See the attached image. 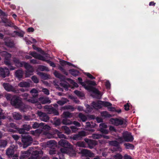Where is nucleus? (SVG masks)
Here are the masks:
<instances>
[{
    "label": "nucleus",
    "mask_w": 159,
    "mask_h": 159,
    "mask_svg": "<svg viewBox=\"0 0 159 159\" xmlns=\"http://www.w3.org/2000/svg\"><path fill=\"white\" fill-rule=\"evenodd\" d=\"M5 96L7 100H11V102L12 105L15 106L16 107L19 108L21 111L24 112L26 111L25 107L24 109L22 108V106H23V104L22 103L21 100L19 97L16 96L12 97L10 94H6Z\"/></svg>",
    "instance_id": "f257e3e1"
},
{
    "label": "nucleus",
    "mask_w": 159,
    "mask_h": 159,
    "mask_svg": "<svg viewBox=\"0 0 159 159\" xmlns=\"http://www.w3.org/2000/svg\"><path fill=\"white\" fill-rule=\"evenodd\" d=\"M16 66L18 67H21L24 66L26 69L25 73L26 77H28L32 74V73L34 71V68L29 64L25 62H21L18 59L16 58L14 60Z\"/></svg>",
    "instance_id": "f03ea898"
},
{
    "label": "nucleus",
    "mask_w": 159,
    "mask_h": 159,
    "mask_svg": "<svg viewBox=\"0 0 159 159\" xmlns=\"http://www.w3.org/2000/svg\"><path fill=\"white\" fill-rule=\"evenodd\" d=\"M116 139L119 143H121L124 141L132 142L134 140V138L131 133L125 131L123 134V138L118 136Z\"/></svg>",
    "instance_id": "7ed1b4c3"
},
{
    "label": "nucleus",
    "mask_w": 159,
    "mask_h": 159,
    "mask_svg": "<svg viewBox=\"0 0 159 159\" xmlns=\"http://www.w3.org/2000/svg\"><path fill=\"white\" fill-rule=\"evenodd\" d=\"M59 144L63 147L60 149L61 151L63 153H68V148H71V145L66 140H61L59 142Z\"/></svg>",
    "instance_id": "20e7f679"
},
{
    "label": "nucleus",
    "mask_w": 159,
    "mask_h": 159,
    "mask_svg": "<svg viewBox=\"0 0 159 159\" xmlns=\"http://www.w3.org/2000/svg\"><path fill=\"white\" fill-rule=\"evenodd\" d=\"M78 80L80 83L86 89L89 91H92L93 93L96 94H97L99 95H101L100 92L97 89H92V88L89 86H86L85 81L84 82H82V79L81 78L79 77L78 78Z\"/></svg>",
    "instance_id": "39448f33"
},
{
    "label": "nucleus",
    "mask_w": 159,
    "mask_h": 159,
    "mask_svg": "<svg viewBox=\"0 0 159 159\" xmlns=\"http://www.w3.org/2000/svg\"><path fill=\"white\" fill-rule=\"evenodd\" d=\"M0 54L2 56L4 57L6 59V61H5V63L6 65L8 66V68L10 70H14L15 69V67L11 66V64L10 63L9 61L7 60L9 58H11V55L5 51L3 52H0Z\"/></svg>",
    "instance_id": "423d86ee"
},
{
    "label": "nucleus",
    "mask_w": 159,
    "mask_h": 159,
    "mask_svg": "<svg viewBox=\"0 0 159 159\" xmlns=\"http://www.w3.org/2000/svg\"><path fill=\"white\" fill-rule=\"evenodd\" d=\"M110 122L111 124L117 126L123 124L125 125L126 121L124 119H111L110 120Z\"/></svg>",
    "instance_id": "0eeeda50"
},
{
    "label": "nucleus",
    "mask_w": 159,
    "mask_h": 159,
    "mask_svg": "<svg viewBox=\"0 0 159 159\" xmlns=\"http://www.w3.org/2000/svg\"><path fill=\"white\" fill-rule=\"evenodd\" d=\"M22 142L24 143L23 148H25L29 146L32 141V139L29 135L23 137L22 140Z\"/></svg>",
    "instance_id": "6e6552de"
},
{
    "label": "nucleus",
    "mask_w": 159,
    "mask_h": 159,
    "mask_svg": "<svg viewBox=\"0 0 159 159\" xmlns=\"http://www.w3.org/2000/svg\"><path fill=\"white\" fill-rule=\"evenodd\" d=\"M37 114L39 116L40 119L43 121L47 122L49 119V117L46 114L41 111H38Z\"/></svg>",
    "instance_id": "1a4fd4ad"
},
{
    "label": "nucleus",
    "mask_w": 159,
    "mask_h": 159,
    "mask_svg": "<svg viewBox=\"0 0 159 159\" xmlns=\"http://www.w3.org/2000/svg\"><path fill=\"white\" fill-rule=\"evenodd\" d=\"M9 72L8 69L6 68H0V75L3 77L4 78L9 75Z\"/></svg>",
    "instance_id": "9d476101"
},
{
    "label": "nucleus",
    "mask_w": 159,
    "mask_h": 159,
    "mask_svg": "<svg viewBox=\"0 0 159 159\" xmlns=\"http://www.w3.org/2000/svg\"><path fill=\"white\" fill-rule=\"evenodd\" d=\"M3 86L5 89L7 91H12L15 93L16 92L15 88L11 85L7 83H4Z\"/></svg>",
    "instance_id": "9b49d317"
},
{
    "label": "nucleus",
    "mask_w": 159,
    "mask_h": 159,
    "mask_svg": "<svg viewBox=\"0 0 159 159\" xmlns=\"http://www.w3.org/2000/svg\"><path fill=\"white\" fill-rule=\"evenodd\" d=\"M45 108L47 109V111L48 114H53L55 115H57L59 114L57 111L53 107H49L48 106H45Z\"/></svg>",
    "instance_id": "f8f14e48"
},
{
    "label": "nucleus",
    "mask_w": 159,
    "mask_h": 159,
    "mask_svg": "<svg viewBox=\"0 0 159 159\" xmlns=\"http://www.w3.org/2000/svg\"><path fill=\"white\" fill-rule=\"evenodd\" d=\"M30 54L33 57L38 59L39 60H42V61H45L46 60V59L45 58V55L44 56H41L39 55H38L35 52H30Z\"/></svg>",
    "instance_id": "ddd939ff"
},
{
    "label": "nucleus",
    "mask_w": 159,
    "mask_h": 159,
    "mask_svg": "<svg viewBox=\"0 0 159 159\" xmlns=\"http://www.w3.org/2000/svg\"><path fill=\"white\" fill-rule=\"evenodd\" d=\"M17 148V147L16 148L15 146L14 145H12L10 146L6 151V154L9 157H11L12 155L14 152V149Z\"/></svg>",
    "instance_id": "4468645a"
},
{
    "label": "nucleus",
    "mask_w": 159,
    "mask_h": 159,
    "mask_svg": "<svg viewBox=\"0 0 159 159\" xmlns=\"http://www.w3.org/2000/svg\"><path fill=\"white\" fill-rule=\"evenodd\" d=\"M109 144L112 146L115 147H117L116 149L113 150V151H118L121 152L122 151V149L120 147L118 146L119 143L116 141H110L109 142Z\"/></svg>",
    "instance_id": "2eb2a0df"
},
{
    "label": "nucleus",
    "mask_w": 159,
    "mask_h": 159,
    "mask_svg": "<svg viewBox=\"0 0 159 159\" xmlns=\"http://www.w3.org/2000/svg\"><path fill=\"white\" fill-rule=\"evenodd\" d=\"M97 104H99L98 106H97V108H101L103 106L108 107L112 105L109 102L101 101H99Z\"/></svg>",
    "instance_id": "dca6fc26"
},
{
    "label": "nucleus",
    "mask_w": 159,
    "mask_h": 159,
    "mask_svg": "<svg viewBox=\"0 0 159 159\" xmlns=\"http://www.w3.org/2000/svg\"><path fill=\"white\" fill-rule=\"evenodd\" d=\"M99 127L100 131L103 134H107L108 131L106 129L107 127V125L105 124L102 123L100 124Z\"/></svg>",
    "instance_id": "f3484780"
},
{
    "label": "nucleus",
    "mask_w": 159,
    "mask_h": 159,
    "mask_svg": "<svg viewBox=\"0 0 159 159\" xmlns=\"http://www.w3.org/2000/svg\"><path fill=\"white\" fill-rule=\"evenodd\" d=\"M85 132L84 131H82L79 133L78 135H75L73 137L74 140H76L80 139L81 137L84 136L86 135Z\"/></svg>",
    "instance_id": "a211bd4d"
},
{
    "label": "nucleus",
    "mask_w": 159,
    "mask_h": 159,
    "mask_svg": "<svg viewBox=\"0 0 159 159\" xmlns=\"http://www.w3.org/2000/svg\"><path fill=\"white\" fill-rule=\"evenodd\" d=\"M22 97H23L24 99L27 101L32 103H35L37 102V100L33 99H30L28 98V95L27 93H24L22 94Z\"/></svg>",
    "instance_id": "6ab92c4d"
},
{
    "label": "nucleus",
    "mask_w": 159,
    "mask_h": 159,
    "mask_svg": "<svg viewBox=\"0 0 159 159\" xmlns=\"http://www.w3.org/2000/svg\"><path fill=\"white\" fill-rule=\"evenodd\" d=\"M30 83L28 82L22 81L18 84V86L20 87H28L30 86Z\"/></svg>",
    "instance_id": "aec40b11"
},
{
    "label": "nucleus",
    "mask_w": 159,
    "mask_h": 159,
    "mask_svg": "<svg viewBox=\"0 0 159 159\" xmlns=\"http://www.w3.org/2000/svg\"><path fill=\"white\" fill-rule=\"evenodd\" d=\"M41 53H42V54L45 55V58L46 59V60H45V61H46L48 63H49L50 64V65L52 67H55V66L54 63L51 61H49L47 59L48 58H49V56L47 54H45L44 53V52H41Z\"/></svg>",
    "instance_id": "412c9836"
},
{
    "label": "nucleus",
    "mask_w": 159,
    "mask_h": 159,
    "mask_svg": "<svg viewBox=\"0 0 159 159\" xmlns=\"http://www.w3.org/2000/svg\"><path fill=\"white\" fill-rule=\"evenodd\" d=\"M39 100L42 104H45L47 103H50L51 102L50 100L48 98H43L40 97L39 98Z\"/></svg>",
    "instance_id": "4be33fe9"
},
{
    "label": "nucleus",
    "mask_w": 159,
    "mask_h": 159,
    "mask_svg": "<svg viewBox=\"0 0 159 159\" xmlns=\"http://www.w3.org/2000/svg\"><path fill=\"white\" fill-rule=\"evenodd\" d=\"M24 129L19 130V132L20 133H23L24 132V130H29L31 128V127L29 125H23Z\"/></svg>",
    "instance_id": "5701e85b"
},
{
    "label": "nucleus",
    "mask_w": 159,
    "mask_h": 159,
    "mask_svg": "<svg viewBox=\"0 0 159 159\" xmlns=\"http://www.w3.org/2000/svg\"><path fill=\"white\" fill-rule=\"evenodd\" d=\"M23 75V72L21 70H19L17 71L15 73L16 76L19 79L21 78Z\"/></svg>",
    "instance_id": "b1692460"
},
{
    "label": "nucleus",
    "mask_w": 159,
    "mask_h": 159,
    "mask_svg": "<svg viewBox=\"0 0 159 159\" xmlns=\"http://www.w3.org/2000/svg\"><path fill=\"white\" fill-rule=\"evenodd\" d=\"M68 101L66 98H63L61 100L57 101V103L60 105H63Z\"/></svg>",
    "instance_id": "393cba45"
},
{
    "label": "nucleus",
    "mask_w": 159,
    "mask_h": 159,
    "mask_svg": "<svg viewBox=\"0 0 159 159\" xmlns=\"http://www.w3.org/2000/svg\"><path fill=\"white\" fill-rule=\"evenodd\" d=\"M85 82L86 83V86H89L92 88V89H96L92 88L90 86V85H93L95 86L97 85L96 83L94 81H90L89 80H86L85 81Z\"/></svg>",
    "instance_id": "a878e982"
},
{
    "label": "nucleus",
    "mask_w": 159,
    "mask_h": 159,
    "mask_svg": "<svg viewBox=\"0 0 159 159\" xmlns=\"http://www.w3.org/2000/svg\"><path fill=\"white\" fill-rule=\"evenodd\" d=\"M38 74L39 75L41 78L44 80H46L49 78L50 76L48 75L44 74L42 72H39L38 73Z\"/></svg>",
    "instance_id": "bb28decb"
},
{
    "label": "nucleus",
    "mask_w": 159,
    "mask_h": 159,
    "mask_svg": "<svg viewBox=\"0 0 159 159\" xmlns=\"http://www.w3.org/2000/svg\"><path fill=\"white\" fill-rule=\"evenodd\" d=\"M30 152L29 151L24 152V153H22L20 157V159H24L25 158L28 157L29 155Z\"/></svg>",
    "instance_id": "cd10ccee"
},
{
    "label": "nucleus",
    "mask_w": 159,
    "mask_h": 159,
    "mask_svg": "<svg viewBox=\"0 0 159 159\" xmlns=\"http://www.w3.org/2000/svg\"><path fill=\"white\" fill-rule=\"evenodd\" d=\"M12 115L14 118L15 119L19 120L21 118V115L17 112H14L13 113Z\"/></svg>",
    "instance_id": "c85d7f7f"
},
{
    "label": "nucleus",
    "mask_w": 159,
    "mask_h": 159,
    "mask_svg": "<svg viewBox=\"0 0 159 159\" xmlns=\"http://www.w3.org/2000/svg\"><path fill=\"white\" fill-rule=\"evenodd\" d=\"M82 152L83 153L85 154L86 156L91 157L93 156V153H92L90 151L84 149L82 150Z\"/></svg>",
    "instance_id": "c756f323"
},
{
    "label": "nucleus",
    "mask_w": 159,
    "mask_h": 159,
    "mask_svg": "<svg viewBox=\"0 0 159 159\" xmlns=\"http://www.w3.org/2000/svg\"><path fill=\"white\" fill-rule=\"evenodd\" d=\"M30 92L34 98H35L38 96V91L35 89H33L30 91Z\"/></svg>",
    "instance_id": "7c9ffc66"
},
{
    "label": "nucleus",
    "mask_w": 159,
    "mask_h": 159,
    "mask_svg": "<svg viewBox=\"0 0 159 159\" xmlns=\"http://www.w3.org/2000/svg\"><path fill=\"white\" fill-rule=\"evenodd\" d=\"M74 93L79 97L82 98L84 97V93L80 91L75 90L74 91Z\"/></svg>",
    "instance_id": "2f4dec72"
},
{
    "label": "nucleus",
    "mask_w": 159,
    "mask_h": 159,
    "mask_svg": "<svg viewBox=\"0 0 159 159\" xmlns=\"http://www.w3.org/2000/svg\"><path fill=\"white\" fill-rule=\"evenodd\" d=\"M70 73L74 76H76L79 75V72L78 71L76 70H75L74 69H72L70 70Z\"/></svg>",
    "instance_id": "473e14b6"
},
{
    "label": "nucleus",
    "mask_w": 159,
    "mask_h": 159,
    "mask_svg": "<svg viewBox=\"0 0 159 159\" xmlns=\"http://www.w3.org/2000/svg\"><path fill=\"white\" fill-rule=\"evenodd\" d=\"M124 145L127 149H132L134 148L133 145L129 143H125Z\"/></svg>",
    "instance_id": "72a5a7b5"
},
{
    "label": "nucleus",
    "mask_w": 159,
    "mask_h": 159,
    "mask_svg": "<svg viewBox=\"0 0 159 159\" xmlns=\"http://www.w3.org/2000/svg\"><path fill=\"white\" fill-rule=\"evenodd\" d=\"M79 117L83 122L85 121L87 119V117L81 113L79 114Z\"/></svg>",
    "instance_id": "f704fd0d"
},
{
    "label": "nucleus",
    "mask_w": 159,
    "mask_h": 159,
    "mask_svg": "<svg viewBox=\"0 0 159 159\" xmlns=\"http://www.w3.org/2000/svg\"><path fill=\"white\" fill-rule=\"evenodd\" d=\"M44 125V123H41L40 124H39L37 122H35L33 125L32 127L34 129H36L39 127L40 126H43Z\"/></svg>",
    "instance_id": "c9c22d12"
},
{
    "label": "nucleus",
    "mask_w": 159,
    "mask_h": 159,
    "mask_svg": "<svg viewBox=\"0 0 159 159\" xmlns=\"http://www.w3.org/2000/svg\"><path fill=\"white\" fill-rule=\"evenodd\" d=\"M62 123L65 125H70L72 124V122L70 120L66 119H64L62 121Z\"/></svg>",
    "instance_id": "e433bc0d"
},
{
    "label": "nucleus",
    "mask_w": 159,
    "mask_h": 159,
    "mask_svg": "<svg viewBox=\"0 0 159 159\" xmlns=\"http://www.w3.org/2000/svg\"><path fill=\"white\" fill-rule=\"evenodd\" d=\"M38 69L42 71L44 70H48V68L42 65H40L39 66L38 68Z\"/></svg>",
    "instance_id": "4c0bfd02"
},
{
    "label": "nucleus",
    "mask_w": 159,
    "mask_h": 159,
    "mask_svg": "<svg viewBox=\"0 0 159 159\" xmlns=\"http://www.w3.org/2000/svg\"><path fill=\"white\" fill-rule=\"evenodd\" d=\"M60 84L66 90H68L69 85L67 83L65 82H64L63 83H61Z\"/></svg>",
    "instance_id": "58836bf2"
},
{
    "label": "nucleus",
    "mask_w": 159,
    "mask_h": 159,
    "mask_svg": "<svg viewBox=\"0 0 159 159\" xmlns=\"http://www.w3.org/2000/svg\"><path fill=\"white\" fill-rule=\"evenodd\" d=\"M53 74L57 78L60 79H62L63 78V76L57 71H55Z\"/></svg>",
    "instance_id": "ea45409f"
},
{
    "label": "nucleus",
    "mask_w": 159,
    "mask_h": 159,
    "mask_svg": "<svg viewBox=\"0 0 159 159\" xmlns=\"http://www.w3.org/2000/svg\"><path fill=\"white\" fill-rule=\"evenodd\" d=\"M63 115L65 117L67 118H71L73 116L72 114L68 112H64Z\"/></svg>",
    "instance_id": "a19ab883"
},
{
    "label": "nucleus",
    "mask_w": 159,
    "mask_h": 159,
    "mask_svg": "<svg viewBox=\"0 0 159 159\" xmlns=\"http://www.w3.org/2000/svg\"><path fill=\"white\" fill-rule=\"evenodd\" d=\"M7 144V142L6 141L4 140H1L0 141V146L1 147H5Z\"/></svg>",
    "instance_id": "79ce46f5"
},
{
    "label": "nucleus",
    "mask_w": 159,
    "mask_h": 159,
    "mask_svg": "<svg viewBox=\"0 0 159 159\" xmlns=\"http://www.w3.org/2000/svg\"><path fill=\"white\" fill-rule=\"evenodd\" d=\"M65 130V133L67 134H69L70 133V130L69 128L66 126H65L62 127Z\"/></svg>",
    "instance_id": "37998d69"
},
{
    "label": "nucleus",
    "mask_w": 159,
    "mask_h": 159,
    "mask_svg": "<svg viewBox=\"0 0 159 159\" xmlns=\"http://www.w3.org/2000/svg\"><path fill=\"white\" fill-rule=\"evenodd\" d=\"M102 137L101 134H94L92 135V137L94 139H98L101 138Z\"/></svg>",
    "instance_id": "c03bdc74"
},
{
    "label": "nucleus",
    "mask_w": 159,
    "mask_h": 159,
    "mask_svg": "<svg viewBox=\"0 0 159 159\" xmlns=\"http://www.w3.org/2000/svg\"><path fill=\"white\" fill-rule=\"evenodd\" d=\"M63 108L64 109H69L71 110L72 111H73L75 109L73 107L70 105L65 106Z\"/></svg>",
    "instance_id": "a18cd8bd"
},
{
    "label": "nucleus",
    "mask_w": 159,
    "mask_h": 159,
    "mask_svg": "<svg viewBox=\"0 0 159 159\" xmlns=\"http://www.w3.org/2000/svg\"><path fill=\"white\" fill-rule=\"evenodd\" d=\"M69 98L72 99L76 103H78L79 102V101L78 100H77L76 98H75L72 96L69 95Z\"/></svg>",
    "instance_id": "49530a36"
},
{
    "label": "nucleus",
    "mask_w": 159,
    "mask_h": 159,
    "mask_svg": "<svg viewBox=\"0 0 159 159\" xmlns=\"http://www.w3.org/2000/svg\"><path fill=\"white\" fill-rule=\"evenodd\" d=\"M48 145H51L53 146L54 145L56 144V142L54 140H51L48 141L47 143Z\"/></svg>",
    "instance_id": "de8ad7c7"
},
{
    "label": "nucleus",
    "mask_w": 159,
    "mask_h": 159,
    "mask_svg": "<svg viewBox=\"0 0 159 159\" xmlns=\"http://www.w3.org/2000/svg\"><path fill=\"white\" fill-rule=\"evenodd\" d=\"M31 79L35 83H37L39 82V81L38 79L35 76H33L31 78Z\"/></svg>",
    "instance_id": "09e8293b"
},
{
    "label": "nucleus",
    "mask_w": 159,
    "mask_h": 159,
    "mask_svg": "<svg viewBox=\"0 0 159 159\" xmlns=\"http://www.w3.org/2000/svg\"><path fill=\"white\" fill-rule=\"evenodd\" d=\"M99 101H97L96 102H93L92 103V106L95 109H98L100 108H97V106H98L99 104H97V103Z\"/></svg>",
    "instance_id": "8fccbe9b"
},
{
    "label": "nucleus",
    "mask_w": 159,
    "mask_h": 159,
    "mask_svg": "<svg viewBox=\"0 0 159 159\" xmlns=\"http://www.w3.org/2000/svg\"><path fill=\"white\" fill-rule=\"evenodd\" d=\"M42 91L46 94L49 95V90L47 89L43 88Z\"/></svg>",
    "instance_id": "3c124183"
},
{
    "label": "nucleus",
    "mask_w": 159,
    "mask_h": 159,
    "mask_svg": "<svg viewBox=\"0 0 159 159\" xmlns=\"http://www.w3.org/2000/svg\"><path fill=\"white\" fill-rule=\"evenodd\" d=\"M61 64L62 65H70L71 64L68 62L64 60H62L61 61Z\"/></svg>",
    "instance_id": "603ef678"
},
{
    "label": "nucleus",
    "mask_w": 159,
    "mask_h": 159,
    "mask_svg": "<svg viewBox=\"0 0 159 159\" xmlns=\"http://www.w3.org/2000/svg\"><path fill=\"white\" fill-rule=\"evenodd\" d=\"M101 115L102 116L104 117L108 116H109L107 112L106 111H103L101 113Z\"/></svg>",
    "instance_id": "864d4df0"
},
{
    "label": "nucleus",
    "mask_w": 159,
    "mask_h": 159,
    "mask_svg": "<svg viewBox=\"0 0 159 159\" xmlns=\"http://www.w3.org/2000/svg\"><path fill=\"white\" fill-rule=\"evenodd\" d=\"M115 157L116 159H122L123 157L120 154H118L115 156Z\"/></svg>",
    "instance_id": "5fc2aeb1"
},
{
    "label": "nucleus",
    "mask_w": 159,
    "mask_h": 159,
    "mask_svg": "<svg viewBox=\"0 0 159 159\" xmlns=\"http://www.w3.org/2000/svg\"><path fill=\"white\" fill-rule=\"evenodd\" d=\"M2 110L1 109H0V125H1L2 123L1 121V119H4L5 118L4 116H2Z\"/></svg>",
    "instance_id": "6e6d98bb"
},
{
    "label": "nucleus",
    "mask_w": 159,
    "mask_h": 159,
    "mask_svg": "<svg viewBox=\"0 0 159 159\" xmlns=\"http://www.w3.org/2000/svg\"><path fill=\"white\" fill-rule=\"evenodd\" d=\"M29 159H46L45 158H42V159L39 158V156L37 155H36L34 156H33Z\"/></svg>",
    "instance_id": "4d7b16f0"
},
{
    "label": "nucleus",
    "mask_w": 159,
    "mask_h": 159,
    "mask_svg": "<svg viewBox=\"0 0 159 159\" xmlns=\"http://www.w3.org/2000/svg\"><path fill=\"white\" fill-rule=\"evenodd\" d=\"M85 74L89 77V78L91 79H95V78L93 77L91 74L89 73H85Z\"/></svg>",
    "instance_id": "13d9d810"
},
{
    "label": "nucleus",
    "mask_w": 159,
    "mask_h": 159,
    "mask_svg": "<svg viewBox=\"0 0 159 159\" xmlns=\"http://www.w3.org/2000/svg\"><path fill=\"white\" fill-rule=\"evenodd\" d=\"M106 86L108 89H109L111 87V84L109 81H107L106 83Z\"/></svg>",
    "instance_id": "bf43d9fd"
},
{
    "label": "nucleus",
    "mask_w": 159,
    "mask_h": 159,
    "mask_svg": "<svg viewBox=\"0 0 159 159\" xmlns=\"http://www.w3.org/2000/svg\"><path fill=\"white\" fill-rule=\"evenodd\" d=\"M86 106L87 108V112H89L92 111V108L89 105H86Z\"/></svg>",
    "instance_id": "052dcab7"
},
{
    "label": "nucleus",
    "mask_w": 159,
    "mask_h": 159,
    "mask_svg": "<svg viewBox=\"0 0 159 159\" xmlns=\"http://www.w3.org/2000/svg\"><path fill=\"white\" fill-rule=\"evenodd\" d=\"M70 83L74 87H78V85L74 81L71 80L70 81Z\"/></svg>",
    "instance_id": "680f3d73"
},
{
    "label": "nucleus",
    "mask_w": 159,
    "mask_h": 159,
    "mask_svg": "<svg viewBox=\"0 0 159 159\" xmlns=\"http://www.w3.org/2000/svg\"><path fill=\"white\" fill-rule=\"evenodd\" d=\"M124 158V159H133L130 156L127 154H125Z\"/></svg>",
    "instance_id": "e2e57ef3"
},
{
    "label": "nucleus",
    "mask_w": 159,
    "mask_h": 159,
    "mask_svg": "<svg viewBox=\"0 0 159 159\" xmlns=\"http://www.w3.org/2000/svg\"><path fill=\"white\" fill-rule=\"evenodd\" d=\"M70 128L74 132H75L78 130V128L74 126H71Z\"/></svg>",
    "instance_id": "0e129e2a"
},
{
    "label": "nucleus",
    "mask_w": 159,
    "mask_h": 159,
    "mask_svg": "<svg viewBox=\"0 0 159 159\" xmlns=\"http://www.w3.org/2000/svg\"><path fill=\"white\" fill-rule=\"evenodd\" d=\"M43 126V128L44 129H47V130H49L50 129V127H49V126L45 125H43L42 126Z\"/></svg>",
    "instance_id": "69168bd1"
},
{
    "label": "nucleus",
    "mask_w": 159,
    "mask_h": 159,
    "mask_svg": "<svg viewBox=\"0 0 159 159\" xmlns=\"http://www.w3.org/2000/svg\"><path fill=\"white\" fill-rule=\"evenodd\" d=\"M58 135L59 138H64V139H66V137H65V135L63 134H61V133H59L58 134Z\"/></svg>",
    "instance_id": "338daca9"
},
{
    "label": "nucleus",
    "mask_w": 159,
    "mask_h": 159,
    "mask_svg": "<svg viewBox=\"0 0 159 159\" xmlns=\"http://www.w3.org/2000/svg\"><path fill=\"white\" fill-rule=\"evenodd\" d=\"M73 124L77 127H80L81 126L80 124L78 122L76 121H74L73 122Z\"/></svg>",
    "instance_id": "774afa93"
}]
</instances>
